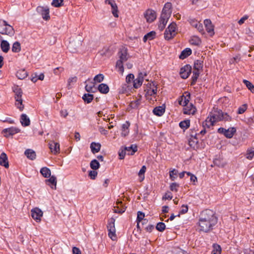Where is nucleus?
Here are the masks:
<instances>
[{
  "instance_id": "obj_6",
  "label": "nucleus",
  "mask_w": 254,
  "mask_h": 254,
  "mask_svg": "<svg viewBox=\"0 0 254 254\" xmlns=\"http://www.w3.org/2000/svg\"><path fill=\"white\" fill-rule=\"evenodd\" d=\"M31 215L33 219L36 222H39L43 216V211L38 207H35L31 210Z\"/></svg>"
},
{
  "instance_id": "obj_57",
  "label": "nucleus",
  "mask_w": 254,
  "mask_h": 254,
  "mask_svg": "<svg viewBox=\"0 0 254 254\" xmlns=\"http://www.w3.org/2000/svg\"><path fill=\"white\" fill-rule=\"evenodd\" d=\"M95 83L93 82L91 83V85H86L85 86V90L88 92H94L95 91L93 90V89L95 86Z\"/></svg>"
},
{
  "instance_id": "obj_9",
  "label": "nucleus",
  "mask_w": 254,
  "mask_h": 254,
  "mask_svg": "<svg viewBox=\"0 0 254 254\" xmlns=\"http://www.w3.org/2000/svg\"><path fill=\"white\" fill-rule=\"evenodd\" d=\"M191 72V66L189 64H186L182 67L180 71L181 77L183 79H187Z\"/></svg>"
},
{
  "instance_id": "obj_24",
  "label": "nucleus",
  "mask_w": 254,
  "mask_h": 254,
  "mask_svg": "<svg viewBox=\"0 0 254 254\" xmlns=\"http://www.w3.org/2000/svg\"><path fill=\"white\" fill-rule=\"evenodd\" d=\"M119 56L120 60L126 62L127 60V49L125 48H122L119 51Z\"/></svg>"
},
{
  "instance_id": "obj_61",
  "label": "nucleus",
  "mask_w": 254,
  "mask_h": 254,
  "mask_svg": "<svg viewBox=\"0 0 254 254\" xmlns=\"http://www.w3.org/2000/svg\"><path fill=\"white\" fill-rule=\"evenodd\" d=\"M254 155V151L248 150L247 153V158L252 159Z\"/></svg>"
},
{
  "instance_id": "obj_44",
  "label": "nucleus",
  "mask_w": 254,
  "mask_h": 254,
  "mask_svg": "<svg viewBox=\"0 0 254 254\" xmlns=\"http://www.w3.org/2000/svg\"><path fill=\"white\" fill-rule=\"evenodd\" d=\"M185 173H187V175H193L190 172H187L186 171H183L180 173L178 172V171L176 170L175 169H171L169 171V175H185Z\"/></svg>"
},
{
  "instance_id": "obj_51",
  "label": "nucleus",
  "mask_w": 254,
  "mask_h": 254,
  "mask_svg": "<svg viewBox=\"0 0 254 254\" xmlns=\"http://www.w3.org/2000/svg\"><path fill=\"white\" fill-rule=\"evenodd\" d=\"M99 167V163L96 160L94 159L92 161H91L90 163V167L93 170H96Z\"/></svg>"
},
{
  "instance_id": "obj_2",
  "label": "nucleus",
  "mask_w": 254,
  "mask_h": 254,
  "mask_svg": "<svg viewBox=\"0 0 254 254\" xmlns=\"http://www.w3.org/2000/svg\"><path fill=\"white\" fill-rule=\"evenodd\" d=\"M231 117L226 113L223 112L221 110L214 109L213 112H211L204 122L202 126H206L207 127L213 126L215 122L225 121H231Z\"/></svg>"
},
{
  "instance_id": "obj_35",
  "label": "nucleus",
  "mask_w": 254,
  "mask_h": 254,
  "mask_svg": "<svg viewBox=\"0 0 254 254\" xmlns=\"http://www.w3.org/2000/svg\"><path fill=\"white\" fill-rule=\"evenodd\" d=\"M141 97L140 96L138 99L131 101L129 106L132 109H137L141 104Z\"/></svg>"
},
{
  "instance_id": "obj_22",
  "label": "nucleus",
  "mask_w": 254,
  "mask_h": 254,
  "mask_svg": "<svg viewBox=\"0 0 254 254\" xmlns=\"http://www.w3.org/2000/svg\"><path fill=\"white\" fill-rule=\"evenodd\" d=\"M0 165L5 168L8 167V161L6 154L2 152L0 156Z\"/></svg>"
},
{
  "instance_id": "obj_31",
  "label": "nucleus",
  "mask_w": 254,
  "mask_h": 254,
  "mask_svg": "<svg viewBox=\"0 0 254 254\" xmlns=\"http://www.w3.org/2000/svg\"><path fill=\"white\" fill-rule=\"evenodd\" d=\"M125 150L128 152V155H132L137 150V146L135 144H132L129 147H125Z\"/></svg>"
},
{
  "instance_id": "obj_41",
  "label": "nucleus",
  "mask_w": 254,
  "mask_h": 254,
  "mask_svg": "<svg viewBox=\"0 0 254 254\" xmlns=\"http://www.w3.org/2000/svg\"><path fill=\"white\" fill-rule=\"evenodd\" d=\"M170 17V16H169L168 14L165 15V14L164 15V14H161L160 18V21H159L160 23H161V24H163V25L164 24V25L166 26V25L167 23L168 20Z\"/></svg>"
},
{
  "instance_id": "obj_52",
  "label": "nucleus",
  "mask_w": 254,
  "mask_h": 254,
  "mask_svg": "<svg viewBox=\"0 0 254 254\" xmlns=\"http://www.w3.org/2000/svg\"><path fill=\"white\" fill-rule=\"evenodd\" d=\"M165 228L166 225L165 223L163 222L158 223L156 226V229L160 232H163L165 229Z\"/></svg>"
},
{
  "instance_id": "obj_33",
  "label": "nucleus",
  "mask_w": 254,
  "mask_h": 254,
  "mask_svg": "<svg viewBox=\"0 0 254 254\" xmlns=\"http://www.w3.org/2000/svg\"><path fill=\"white\" fill-rule=\"evenodd\" d=\"M192 76L191 77V85H194L195 84L198 77L199 76L200 72L199 70H195L193 69V71H192Z\"/></svg>"
},
{
  "instance_id": "obj_12",
  "label": "nucleus",
  "mask_w": 254,
  "mask_h": 254,
  "mask_svg": "<svg viewBox=\"0 0 254 254\" xmlns=\"http://www.w3.org/2000/svg\"><path fill=\"white\" fill-rule=\"evenodd\" d=\"M189 22L192 26L197 29V30L202 34H204L205 33L202 23L198 22L195 19H190Z\"/></svg>"
},
{
  "instance_id": "obj_23",
  "label": "nucleus",
  "mask_w": 254,
  "mask_h": 254,
  "mask_svg": "<svg viewBox=\"0 0 254 254\" xmlns=\"http://www.w3.org/2000/svg\"><path fill=\"white\" fill-rule=\"evenodd\" d=\"M197 136V133H195L194 137L193 138H190L189 141V145L194 149L197 148L198 141Z\"/></svg>"
},
{
  "instance_id": "obj_14",
  "label": "nucleus",
  "mask_w": 254,
  "mask_h": 254,
  "mask_svg": "<svg viewBox=\"0 0 254 254\" xmlns=\"http://www.w3.org/2000/svg\"><path fill=\"white\" fill-rule=\"evenodd\" d=\"M204 24L207 32L210 34V36L214 34V26L210 19H206L204 21Z\"/></svg>"
},
{
  "instance_id": "obj_60",
  "label": "nucleus",
  "mask_w": 254,
  "mask_h": 254,
  "mask_svg": "<svg viewBox=\"0 0 254 254\" xmlns=\"http://www.w3.org/2000/svg\"><path fill=\"white\" fill-rule=\"evenodd\" d=\"M247 109V105L246 104L243 105L241 107H240L238 110V114H242L244 113Z\"/></svg>"
},
{
  "instance_id": "obj_15",
  "label": "nucleus",
  "mask_w": 254,
  "mask_h": 254,
  "mask_svg": "<svg viewBox=\"0 0 254 254\" xmlns=\"http://www.w3.org/2000/svg\"><path fill=\"white\" fill-rule=\"evenodd\" d=\"M81 45V42L80 41H70L68 48L71 52L74 53L76 51L77 49Z\"/></svg>"
},
{
  "instance_id": "obj_48",
  "label": "nucleus",
  "mask_w": 254,
  "mask_h": 254,
  "mask_svg": "<svg viewBox=\"0 0 254 254\" xmlns=\"http://www.w3.org/2000/svg\"><path fill=\"white\" fill-rule=\"evenodd\" d=\"M190 43L191 45L198 46L200 45L201 41L198 37H194L190 39Z\"/></svg>"
},
{
  "instance_id": "obj_19",
  "label": "nucleus",
  "mask_w": 254,
  "mask_h": 254,
  "mask_svg": "<svg viewBox=\"0 0 254 254\" xmlns=\"http://www.w3.org/2000/svg\"><path fill=\"white\" fill-rule=\"evenodd\" d=\"M184 108L183 113L186 115H194L196 109L195 107L191 103L190 106H185Z\"/></svg>"
},
{
  "instance_id": "obj_32",
  "label": "nucleus",
  "mask_w": 254,
  "mask_h": 254,
  "mask_svg": "<svg viewBox=\"0 0 254 254\" xmlns=\"http://www.w3.org/2000/svg\"><path fill=\"white\" fill-rule=\"evenodd\" d=\"M191 54V50L190 48H186L179 56V58L184 60Z\"/></svg>"
},
{
  "instance_id": "obj_47",
  "label": "nucleus",
  "mask_w": 254,
  "mask_h": 254,
  "mask_svg": "<svg viewBox=\"0 0 254 254\" xmlns=\"http://www.w3.org/2000/svg\"><path fill=\"white\" fill-rule=\"evenodd\" d=\"M108 236L112 240H115L116 239V229H108Z\"/></svg>"
},
{
  "instance_id": "obj_20",
  "label": "nucleus",
  "mask_w": 254,
  "mask_h": 254,
  "mask_svg": "<svg viewBox=\"0 0 254 254\" xmlns=\"http://www.w3.org/2000/svg\"><path fill=\"white\" fill-rule=\"evenodd\" d=\"M130 126V123L128 121H126V123L123 124L122 126V132L121 135L122 136L125 137L128 135L129 133V127Z\"/></svg>"
},
{
  "instance_id": "obj_54",
  "label": "nucleus",
  "mask_w": 254,
  "mask_h": 254,
  "mask_svg": "<svg viewBox=\"0 0 254 254\" xmlns=\"http://www.w3.org/2000/svg\"><path fill=\"white\" fill-rule=\"evenodd\" d=\"M77 78L76 76L70 77L67 81V87L68 89L71 88V84L72 83H75L77 81Z\"/></svg>"
},
{
  "instance_id": "obj_34",
  "label": "nucleus",
  "mask_w": 254,
  "mask_h": 254,
  "mask_svg": "<svg viewBox=\"0 0 254 254\" xmlns=\"http://www.w3.org/2000/svg\"><path fill=\"white\" fill-rule=\"evenodd\" d=\"M165 112V108L161 106H158L155 107L153 110V113L154 115L158 116H162Z\"/></svg>"
},
{
  "instance_id": "obj_21",
  "label": "nucleus",
  "mask_w": 254,
  "mask_h": 254,
  "mask_svg": "<svg viewBox=\"0 0 254 254\" xmlns=\"http://www.w3.org/2000/svg\"><path fill=\"white\" fill-rule=\"evenodd\" d=\"M172 4L171 2H167L165 4L162 11L161 14H164V15H169V16H170L171 15L172 11Z\"/></svg>"
},
{
  "instance_id": "obj_5",
  "label": "nucleus",
  "mask_w": 254,
  "mask_h": 254,
  "mask_svg": "<svg viewBox=\"0 0 254 254\" xmlns=\"http://www.w3.org/2000/svg\"><path fill=\"white\" fill-rule=\"evenodd\" d=\"M13 91L15 93V99L16 101H20V107H19V110L22 111L24 109V105L22 104L23 101L21 98L22 94V90L18 86H16L13 88Z\"/></svg>"
},
{
  "instance_id": "obj_27",
  "label": "nucleus",
  "mask_w": 254,
  "mask_h": 254,
  "mask_svg": "<svg viewBox=\"0 0 254 254\" xmlns=\"http://www.w3.org/2000/svg\"><path fill=\"white\" fill-rule=\"evenodd\" d=\"M99 91L103 94H107L109 91V87L107 84L105 83H101L98 87Z\"/></svg>"
},
{
  "instance_id": "obj_1",
  "label": "nucleus",
  "mask_w": 254,
  "mask_h": 254,
  "mask_svg": "<svg viewBox=\"0 0 254 254\" xmlns=\"http://www.w3.org/2000/svg\"><path fill=\"white\" fill-rule=\"evenodd\" d=\"M217 223V218L215 213L210 209L202 211L199 217L198 222L199 231L208 233L213 229V227Z\"/></svg>"
},
{
  "instance_id": "obj_3",
  "label": "nucleus",
  "mask_w": 254,
  "mask_h": 254,
  "mask_svg": "<svg viewBox=\"0 0 254 254\" xmlns=\"http://www.w3.org/2000/svg\"><path fill=\"white\" fill-rule=\"evenodd\" d=\"M0 33L12 37L14 35L15 31L13 27L8 24L6 21L0 20Z\"/></svg>"
},
{
  "instance_id": "obj_46",
  "label": "nucleus",
  "mask_w": 254,
  "mask_h": 254,
  "mask_svg": "<svg viewBox=\"0 0 254 254\" xmlns=\"http://www.w3.org/2000/svg\"><path fill=\"white\" fill-rule=\"evenodd\" d=\"M213 247V250L212 252V254H221V248L219 245L214 244Z\"/></svg>"
},
{
  "instance_id": "obj_56",
  "label": "nucleus",
  "mask_w": 254,
  "mask_h": 254,
  "mask_svg": "<svg viewBox=\"0 0 254 254\" xmlns=\"http://www.w3.org/2000/svg\"><path fill=\"white\" fill-rule=\"evenodd\" d=\"M40 172L41 175H51V172L50 169L46 167L42 168Z\"/></svg>"
},
{
  "instance_id": "obj_58",
  "label": "nucleus",
  "mask_w": 254,
  "mask_h": 254,
  "mask_svg": "<svg viewBox=\"0 0 254 254\" xmlns=\"http://www.w3.org/2000/svg\"><path fill=\"white\" fill-rule=\"evenodd\" d=\"M115 220L113 218H112L109 221L108 226H107V229H115Z\"/></svg>"
},
{
  "instance_id": "obj_18",
  "label": "nucleus",
  "mask_w": 254,
  "mask_h": 254,
  "mask_svg": "<svg viewBox=\"0 0 254 254\" xmlns=\"http://www.w3.org/2000/svg\"><path fill=\"white\" fill-rule=\"evenodd\" d=\"M157 87L155 83L152 82L149 83V89H147L146 95L152 96L157 93Z\"/></svg>"
},
{
  "instance_id": "obj_55",
  "label": "nucleus",
  "mask_w": 254,
  "mask_h": 254,
  "mask_svg": "<svg viewBox=\"0 0 254 254\" xmlns=\"http://www.w3.org/2000/svg\"><path fill=\"white\" fill-rule=\"evenodd\" d=\"M179 187V185L176 183H172L170 185V189L172 191H178Z\"/></svg>"
},
{
  "instance_id": "obj_63",
  "label": "nucleus",
  "mask_w": 254,
  "mask_h": 254,
  "mask_svg": "<svg viewBox=\"0 0 254 254\" xmlns=\"http://www.w3.org/2000/svg\"><path fill=\"white\" fill-rule=\"evenodd\" d=\"M173 196L172 194L170 192H168L165 193V194L163 197V199H172Z\"/></svg>"
},
{
  "instance_id": "obj_28",
  "label": "nucleus",
  "mask_w": 254,
  "mask_h": 254,
  "mask_svg": "<svg viewBox=\"0 0 254 254\" xmlns=\"http://www.w3.org/2000/svg\"><path fill=\"white\" fill-rule=\"evenodd\" d=\"M101 146V145L99 143H96L95 142H92L90 144L92 152L94 154L98 152L100 150Z\"/></svg>"
},
{
  "instance_id": "obj_49",
  "label": "nucleus",
  "mask_w": 254,
  "mask_h": 254,
  "mask_svg": "<svg viewBox=\"0 0 254 254\" xmlns=\"http://www.w3.org/2000/svg\"><path fill=\"white\" fill-rule=\"evenodd\" d=\"M64 0H53L52 5L56 7H59L63 5Z\"/></svg>"
},
{
  "instance_id": "obj_59",
  "label": "nucleus",
  "mask_w": 254,
  "mask_h": 254,
  "mask_svg": "<svg viewBox=\"0 0 254 254\" xmlns=\"http://www.w3.org/2000/svg\"><path fill=\"white\" fill-rule=\"evenodd\" d=\"M146 36L148 39V40H151L155 38L156 36V32L154 31H152L146 34Z\"/></svg>"
},
{
  "instance_id": "obj_53",
  "label": "nucleus",
  "mask_w": 254,
  "mask_h": 254,
  "mask_svg": "<svg viewBox=\"0 0 254 254\" xmlns=\"http://www.w3.org/2000/svg\"><path fill=\"white\" fill-rule=\"evenodd\" d=\"M125 62L123 61L119 60L117 61L116 63V67H118L119 70L121 72L123 73L124 72V66H123V63Z\"/></svg>"
},
{
  "instance_id": "obj_25",
  "label": "nucleus",
  "mask_w": 254,
  "mask_h": 254,
  "mask_svg": "<svg viewBox=\"0 0 254 254\" xmlns=\"http://www.w3.org/2000/svg\"><path fill=\"white\" fill-rule=\"evenodd\" d=\"M24 154L28 159L31 160H33L36 158V153L34 150L32 149H26L25 151Z\"/></svg>"
},
{
  "instance_id": "obj_30",
  "label": "nucleus",
  "mask_w": 254,
  "mask_h": 254,
  "mask_svg": "<svg viewBox=\"0 0 254 254\" xmlns=\"http://www.w3.org/2000/svg\"><path fill=\"white\" fill-rule=\"evenodd\" d=\"M225 131V136L228 138H231L233 136L234 133L236 132V129L234 127H232L227 129H226V130Z\"/></svg>"
},
{
  "instance_id": "obj_62",
  "label": "nucleus",
  "mask_w": 254,
  "mask_h": 254,
  "mask_svg": "<svg viewBox=\"0 0 254 254\" xmlns=\"http://www.w3.org/2000/svg\"><path fill=\"white\" fill-rule=\"evenodd\" d=\"M134 79V75L133 74L130 73L127 75L126 77V82L127 83H130L131 81H133Z\"/></svg>"
},
{
  "instance_id": "obj_11",
  "label": "nucleus",
  "mask_w": 254,
  "mask_h": 254,
  "mask_svg": "<svg viewBox=\"0 0 254 254\" xmlns=\"http://www.w3.org/2000/svg\"><path fill=\"white\" fill-rule=\"evenodd\" d=\"M45 178H49L45 180L46 184L51 189L56 190L57 185V178L55 176H43Z\"/></svg>"
},
{
  "instance_id": "obj_17",
  "label": "nucleus",
  "mask_w": 254,
  "mask_h": 254,
  "mask_svg": "<svg viewBox=\"0 0 254 254\" xmlns=\"http://www.w3.org/2000/svg\"><path fill=\"white\" fill-rule=\"evenodd\" d=\"M20 129L17 127H11L9 128H5L3 130L2 132L5 133L6 136L12 135L16 133L20 132Z\"/></svg>"
},
{
  "instance_id": "obj_13",
  "label": "nucleus",
  "mask_w": 254,
  "mask_h": 254,
  "mask_svg": "<svg viewBox=\"0 0 254 254\" xmlns=\"http://www.w3.org/2000/svg\"><path fill=\"white\" fill-rule=\"evenodd\" d=\"M105 3L109 4L112 7V12L115 17H118V9L117 4L114 0H106Z\"/></svg>"
},
{
  "instance_id": "obj_4",
  "label": "nucleus",
  "mask_w": 254,
  "mask_h": 254,
  "mask_svg": "<svg viewBox=\"0 0 254 254\" xmlns=\"http://www.w3.org/2000/svg\"><path fill=\"white\" fill-rule=\"evenodd\" d=\"M176 27L177 25L175 22H172L169 25L164 33V38L166 40H170L175 36Z\"/></svg>"
},
{
  "instance_id": "obj_7",
  "label": "nucleus",
  "mask_w": 254,
  "mask_h": 254,
  "mask_svg": "<svg viewBox=\"0 0 254 254\" xmlns=\"http://www.w3.org/2000/svg\"><path fill=\"white\" fill-rule=\"evenodd\" d=\"M144 15L146 21L149 23H151L154 21L156 19L157 16L156 12L151 9H148L146 10Z\"/></svg>"
},
{
  "instance_id": "obj_50",
  "label": "nucleus",
  "mask_w": 254,
  "mask_h": 254,
  "mask_svg": "<svg viewBox=\"0 0 254 254\" xmlns=\"http://www.w3.org/2000/svg\"><path fill=\"white\" fill-rule=\"evenodd\" d=\"M145 216L144 214L141 212V211H138L137 212V222H141V221H147V220L145 219H144V217Z\"/></svg>"
},
{
  "instance_id": "obj_26",
  "label": "nucleus",
  "mask_w": 254,
  "mask_h": 254,
  "mask_svg": "<svg viewBox=\"0 0 254 254\" xmlns=\"http://www.w3.org/2000/svg\"><path fill=\"white\" fill-rule=\"evenodd\" d=\"M20 122L22 126L26 127L30 125V121L26 114H23L21 115Z\"/></svg>"
},
{
  "instance_id": "obj_38",
  "label": "nucleus",
  "mask_w": 254,
  "mask_h": 254,
  "mask_svg": "<svg viewBox=\"0 0 254 254\" xmlns=\"http://www.w3.org/2000/svg\"><path fill=\"white\" fill-rule=\"evenodd\" d=\"M188 98L187 97H185L184 96H182V99L181 100L179 101V103L180 105L183 106H187L189 103V99L190 98V94L188 95Z\"/></svg>"
},
{
  "instance_id": "obj_42",
  "label": "nucleus",
  "mask_w": 254,
  "mask_h": 254,
  "mask_svg": "<svg viewBox=\"0 0 254 254\" xmlns=\"http://www.w3.org/2000/svg\"><path fill=\"white\" fill-rule=\"evenodd\" d=\"M190 121L189 120H184L180 123L179 126L182 129H187L190 127Z\"/></svg>"
},
{
  "instance_id": "obj_37",
  "label": "nucleus",
  "mask_w": 254,
  "mask_h": 254,
  "mask_svg": "<svg viewBox=\"0 0 254 254\" xmlns=\"http://www.w3.org/2000/svg\"><path fill=\"white\" fill-rule=\"evenodd\" d=\"M82 99L85 102L88 104L90 103L93 99V95L89 93H85L82 96Z\"/></svg>"
},
{
  "instance_id": "obj_29",
  "label": "nucleus",
  "mask_w": 254,
  "mask_h": 254,
  "mask_svg": "<svg viewBox=\"0 0 254 254\" xmlns=\"http://www.w3.org/2000/svg\"><path fill=\"white\" fill-rule=\"evenodd\" d=\"M0 48L2 52L7 53L10 49L9 44L7 41L3 40L1 42Z\"/></svg>"
},
{
  "instance_id": "obj_36",
  "label": "nucleus",
  "mask_w": 254,
  "mask_h": 254,
  "mask_svg": "<svg viewBox=\"0 0 254 254\" xmlns=\"http://www.w3.org/2000/svg\"><path fill=\"white\" fill-rule=\"evenodd\" d=\"M21 50V44L18 42L16 41L13 43L11 50L13 53H19Z\"/></svg>"
},
{
  "instance_id": "obj_16",
  "label": "nucleus",
  "mask_w": 254,
  "mask_h": 254,
  "mask_svg": "<svg viewBox=\"0 0 254 254\" xmlns=\"http://www.w3.org/2000/svg\"><path fill=\"white\" fill-rule=\"evenodd\" d=\"M49 148L51 152L54 154H57L60 152V144L54 141H51L49 143Z\"/></svg>"
},
{
  "instance_id": "obj_40",
  "label": "nucleus",
  "mask_w": 254,
  "mask_h": 254,
  "mask_svg": "<svg viewBox=\"0 0 254 254\" xmlns=\"http://www.w3.org/2000/svg\"><path fill=\"white\" fill-rule=\"evenodd\" d=\"M104 79V76L103 74L100 73L96 75L94 79L93 82L96 84V83H100L103 81Z\"/></svg>"
},
{
  "instance_id": "obj_64",
  "label": "nucleus",
  "mask_w": 254,
  "mask_h": 254,
  "mask_svg": "<svg viewBox=\"0 0 254 254\" xmlns=\"http://www.w3.org/2000/svg\"><path fill=\"white\" fill-rule=\"evenodd\" d=\"M175 254H188V253L186 251H185L183 250H182L180 248H177L176 249Z\"/></svg>"
},
{
  "instance_id": "obj_10",
  "label": "nucleus",
  "mask_w": 254,
  "mask_h": 254,
  "mask_svg": "<svg viewBox=\"0 0 254 254\" xmlns=\"http://www.w3.org/2000/svg\"><path fill=\"white\" fill-rule=\"evenodd\" d=\"M146 75L147 74L146 72H139L138 74L137 77L135 79L133 80V87L135 88H138V87H139L142 84L144 77L146 76Z\"/></svg>"
},
{
  "instance_id": "obj_43",
  "label": "nucleus",
  "mask_w": 254,
  "mask_h": 254,
  "mask_svg": "<svg viewBox=\"0 0 254 254\" xmlns=\"http://www.w3.org/2000/svg\"><path fill=\"white\" fill-rule=\"evenodd\" d=\"M203 67V62L200 60H197L194 63V69L200 70Z\"/></svg>"
},
{
  "instance_id": "obj_45",
  "label": "nucleus",
  "mask_w": 254,
  "mask_h": 254,
  "mask_svg": "<svg viewBox=\"0 0 254 254\" xmlns=\"http://www.w3.org/2000/svg\"><path fill=\"white\" fill-rule=\"evenodd\" d=\"M244 83L246 85L247 87L252 92L254 93V85L249 81L244 79L243 80Z\"/></svg>"
},
{
  "instance_id": "obj_8",
  "label": "nucleus",
  "mask_w": 254,
  "mask_h": 254,
  "mask_svg": "<svg viewBox=\"0 0 254 254\" xmlns=\"http://www.w3.org/2000/svg\"><path fill=\"white\" fill-rule=\"evenodd\" d=\"M37 11L40 14L42 18L45 20H48L50 18V11L49 8L43 6H38L37 7Z\"/></svg>"
},
{
  "instance_id": "obj_39",
  "label": "nucleus",
  "mask_w": 254,
  "mask_h": 254,
  "mask_svg": "<svg viewBox=\"0 0 254 254\" xmlns=\"http://www.w3.org/2000/svg\"><path fill=\"white\" fill-rule=\"evenodd\" d=\"M27 72L25 70H19L16 73V76L20 79H23L27 77Z\"/></svg>"
}]
</instances>
